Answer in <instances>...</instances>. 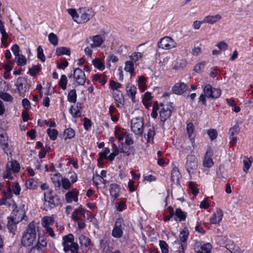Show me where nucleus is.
<instances>
[{
    "mask_svg": "<svg viewBox=\"0 0 253 253\" xmlns=\"http://www.w3.org/2000/svg\"><path fill=\"white\" fill-rule=\"evenodd\" d=\"M54 223V219L52 216H45L42 219V225L44 228L52 226Z\"/></svg>",
    "mask_w": 253,
    "mask_h": 253,
    "instance_id": "obj_25",
    "label": "nucleus"
},
{
    "mask_svg": "<svg viewBox=\"0 0 253 253\" xmlns=\"http://www.w3.org/2000/svg\"><path fill=\"white\" fill-rule=\"evenodd\" d=\"M240 130L239 126L235 125L229 129L228 133L229 135H235L239 133Z\"/></svg>",
    "mask_w": 253,
    "mask_h": 253,
    "instance_id": "obj_58",
    "label": "nucleus"
},
{
    "mask_svg": "<svg viewBox=\"0 0 253 253\" xmlns=\"http://www.w3.org/2000/svg\"><path fill=\"white\" fill-rule=\"evenodd\" d=\"M209 152L207 151L205 155L204 161L203 162V165L205 168H211L213 165V162L211 158V155H209Z\"/></svg>",
    "mask_w": 253,
    "mask_h": 253,
    "instance_id": "obj_27",
    "label": "nucleus"
},
{
    "mask_svg": "<svg viewBox=\"0 0 253 253\" xmlns=\"http://www.w3.org/2000/svg\"><path fill=\"white\" fill-rule=\"evenodd\" d=\"M2 197L4 198L9 199H10L12 196V193L11 188L8 186L6 190H3L2 191Z\"/></svg>",
    "mask_w": 253,
    "mask_h": 253,
    "instance_id": "obj_59",
    "label": "nucleus"
},
{
    "mask_svg": "<svg viewBox=\"0 0 253 253\" xmlns=\"http://www.w3.org/2000/svg\"><path fill=\"white\" fill-rule=\"evenodd\" d=\"M202 43L197 42L194 44L193 48L191 50V53L193 56H197L202 52Z\"/></svg>",
    "mask_w": 253,
    "mask_h": 253,
    "instance_id": "obj_33",
    "label": "nucleus"
},
{
    "mask_svg": "<svg viewBox=\"0 0 253 253\" xmlns=\"http://www.w3.org/2000/svg\"><path fill=\"white\" fill-rule=\"evenodd\" d=\"M29 253H42V251L41 247L37 244L31 249Z\"/></svg>",
    "mask_w": 253,
    "mask_h": 253,
    "instance_id": "obj_64",
    "label": "nucleus"
},
{
    "mask_svg": "<svg viewBox=\"0 0 253 253\" xmlns=\"http://www.w3.org/2000/svg\"><path fill=\"white\" fill-rule=\"evenodd\" d=\"M243 164H244V168H243V170L247 172L249 169L250 168L251 165H252V162L249 159H248L247 160H244L243 161Z\"/></svg>",
    "mask_w": 253,
    "mask_h": 253,
    "instance_id": "obj_63",
    "label": "nucleus"
},
{
    "mask_svg": "<svg viewBox=\"0 0 253 253\" xmlns=\"http://www.w3.org/2000/svg\"><path fill=\"white\" fill-rule=\"evenodd\" d=\"M206 64V61H204L197 64L194 67V70L197 73H200L204 70Z\"/></svg>",
    "mask_w": 253,
    "mask_h": 253,
    "instance_id": "obj_51",
    "label": "nucleus"
},
{
    "mask_svg": "<svg viewBox=\"0 0 253 253\" xmlns=\"http://www.w3.org/2000/svg\"><path fill=\"white\" fill-rule=\"evenodd\" d=\"M0 98L4 101L12 102L13 97L8 93L2 92L0 93Z\"/></svg>",
    "mask_w": 253,
    "mask_h": 253,
    "instance_id": "obj_47",
    "label": "nucleus"
},
{
    "mask_svg": "<svg viewBox=\"0 0 253 253\" xmlns=\"http://www.w3.org/2000/svg\"><path fill=\"white\" fill-rule=\"evenodd\" d=\"M104 41L101 35H97L89 37V39L86 40V42L89 43L90 42H91L90 46L91 48H94L100 47L104 42Z\"/></svg>",
    "mask_w": 253,
    "mask_h": 253,
    "instance_id": "obj_14",
    "label": "nucleus"
},
{
    "mask_svg": "<svg viewBox=\"0 0 253 253\" xmlns=\"http://www.w3.org/2000/svg\"><path fill=\"white\" fill-rule=\"evenodd\" d=\"M134 63L133 61H127L125 63L124 70L126 72H129L131 76H134L135 72L134 68Z\"/></svg>",
    "mask_w": 253,
    "mask_h": 253,
    "instance_id": "obj_28",
    "label": "nucleus"
},
{
    "mask_svg": "<svg viewBox=\"0 0 253 253\" xmlns=\"http://www.w3.org/2000/svg\"><path fill=\"white\" fill-rule=\"evenodd\" d=\"M203 92L208 98H217L221 95V90L219 88H213L210 84H207L204 86Z\"/></svg>",
    "mask_w": 253,
    "mask_h": 253,
    "instance_id": "obj_8",
    "label": "nucleus"
},
{
    "mask_svg": "<svg viewBox=\"0 0 253 253\" xmlns=\"http://www.w3.org/2000/svg\"><path fill=\"white\" fill-rule=\"evenodd\" d=\"M78 191L77 189H73L71 191L65 194V199L67 203H71L72 201L77 202L78 201Z\"/></svg>",
    "mask_w": 253,
    "mask_h": 253,
    "instance_id": "obj_18",
    "label": "nucleus"
},
{
    "mask_svg": "<svg viewBox=\"0 0 253 253\" xmlns=\"http://www.w3.org/2000/svg\"><path fill=\"white\" fill-rule=\"evenodd\" d=\"M62 245L64 251L67 253L70 251L71 253H78L79 249V245L75 242L74 237L72 234H69L63 237Z\"/></svg>",
    "mask_w": 253,
    "mask_h": 253,
    "instance_id": "obj_3",
    "label": "nucleus"
},
{
    "mask_svg": "<svg viewBox=\"0 0 253 253\" xmlns=\"http://www.w3.org/2000/svg\"><path fill=\"white\" fill-rule=\"evenodd\" d=\"M72 184L73 183L67 178H63L61 182L62 187L65 190L70 189Z\"/></svg>",
    "mask_w": 253,
    "mask_h": 253,
    "instance_id": "obj_50",
    "label": "nucleus"
},
{
    "mask_svg": "<svg viewBox=\"0 0 253 253\" xmlns=\"http://www.w3.org/2000/svg\"><path fill=\"white\" fill-rule=\"evenodd\" d=\"M17 60V64L19 66H24L26 64L27 59L25 56L22 54H19L16 57Z\"/></svg>",
    "mask_w": 253,
    "mask_h": 253,
    "instance_id": "obj_45",
    "label": "nucleus"
},
{
    "mask_svg": "<svg viewBox=\"0 0 253 253\" xmlns=\"http://www.w3.org/2000/svg\"><path fill=\"white\" fill-rule=\"evenodd\" d=\"M12 193L16 195H19L21 191V187L18 182H14L12 186Z\"/></svg>",
    "mask_w": 253,
    "mask_h": 253,
    "instance_id": "obj_53",
    "label": "nucleus"
},
{
    "mask_svg": "<svg viewBox=\"0 0 253 253\" xmlns=\"http://www.w3.org/2000/svg\"><path fill=\"white\" fill-rule=\"evenodd\" d=\"M63 177L59 172L51 174V179L56 187L60 188L61 185V182Z\"/></svg>",
    "mask_w": 253,
    "mask_h": 253,
    "instance_id": "obj_24",
    "label": "nucleus"
},
{
    "mask_svg": "<svg viewBox=\"0 0 253 253\" xmlns=\"http://www.w3.org/2000/svg\"><path fill=\"white\" fill-rule=\"evenodd\" d=\"M113 97L114 99L120 104H123L124 103V97L123 94L119 90H117L113 93Z\"/></svg>",
    "mask_w": 253,
    "mask_h": 253,
    "instance_id": "obj_39",
    "label": "nucleus"
},
{
    "mask_svg": "<svg viewBox=\"0 0 253 253\" xmlns=\"http://www.w3.org/2000/svg\"><path fill=\"white\" fill-rule=\"evenodd\" d=\"M181 177L180 173L177 168L174 167L171 172V184H179V178Z\"/></svg>",
    "mask_w": 253,
    "mask_h": 253,
    "instance_id": "obj_20",
    "label": "nucleus"
},
{
    "mask_svg": "<svg viewBox=\"0 0 253 253\" xmlns=\"http://www.w3.org/2000/svg\"><path fill=\"white\" fill-rule=\"evenodd\" d=\"M25 185L27 189L35 190L38 187V182L33 178H29L25 182Z\"/></svg>",
    "mask_w": 253,
    "mask_h": 253,
    "instance_id": "obj_31",
    "label": "nucleus"
},
{
    "mask_svg": "<svg viewBox=\"0 0 253 253\" xmlns=\"http://www.w3.org/2000/svg\"><path fill=\"white\" fill-rule=\"evenodd\" d=\"M77 95L75 89L71 90L68 94V101L71 103H75L77 101Z\"/></svg>",
    "mask_w": 253,
    "mask_h": 253,
    "instance_id": "obj_40",
    "label": "nucleus"
},
{
    "mask_svg": "<svg viewBox=\"0 0 253 253\" xmlns=\"http://www.w3.org/2000/svg\"><path fill=\"white\" fill-rule=\"evenodd\" d=\"M40 71V68L38 66H33L31 69H29V73L31 76H35Z\"/></svg>",
    "mask_w": 253,
    "mask_h": 253,
    "instance_id": "obj_62",
    "label": "nucleus"
},
{
    "mask_svg": "<svg viewBox=\"0 0 253 253\" xmlns=\"http://www.w3.org/2000/svg\"><path fill=\"white\" fill-rule=\"evenodd\" d=\"M158 46L164 49H169L176 47V43L171 38L167 36L161 39Z\"/></svg>",
    "mask_w": 253,
    "mask_h": 253,
    "instance_id": "obj_11",
    "label": "nucleus"
},
{
    "mask_svg": "<svg viewBox=\"0 0 253 253\" xmlns=\"http://www.w3.org/2000/svg\"><path fill=\"white\" fill-rule=\"evenodd\" d=\"M48 40L51 44L56 46L58 43V39L57 36L53 33H51L48 35Z\"/></svg>",
    "mask_w": 253,
    "mask_h": 253,
    "instance_id": "obj_44",
    "label": "nucleus"
},
{
    "mask_svg": "<svg viewBox=\"0 0 253 253\" xmlns=\"http://www.w3.org/2000/svg\"><path fill=\"white\" fill-rule=\"evenodd\" d=\"M138 84L139 88L141 89L142 91H144L146 89L145 79L144 76H141L139 77L138 80Z\"/></svg>",
    "mask_w": 253,
    "mask_h": 253,
    "instance_id": "obj_48",
    "label": "nucleus"
},
{
    "mask_svg": "<svg viewBox=\"0 0 253 253\" xmlns=\"http://www.w3.org/2000/svg\"><path fill=\"white\" fill-rule=\"evenodd\" d=\"M82 22L85 23L91 19L94 15V10L91 8L83 7L78 9Z\"/></svg>",
    "mask_w": 253,
    "mask_h": 253,
    "instance_id": "obj_10",
    "label": "nucleus"
},
{
    "mask_svg": "<svg viewBox=\"0 0 253 253\" xmlns=\"http://www.w3.org/2000/svg\"><path fill=\"white\" fill-rule=\"evenodd\" d=\"M93 80L99 81L102 85H104L107 82L105 77L99 74H95L93 76Z\"/></svg>",
    "mask_w": 253,
    "mask_h": 253,
    "instance_id": "obj_49",
    "label": "nucleus"
},
{
    "mask_svg": "<svg viewBox=\"0 0 253 253\" xmlns=\"http://www.w3.org/2000/svg\"><path fill=\"white\" fill-rule=\"evenodd\" d=\"M208 134L211 140H213L216 138L217 132L214 129H210L208 130Z\"/></svg>",
    "mask_w": 253,
    "mask_h": 253,
    "instance_id": "obj_61",
    "label": "nucleus"
},
{
    "mask_svg": "<svg viewBox=\"0 0 253 253\" xmlns=\"http://www.w3.org/2000/svg\"><path fill=\"white\" fill-rule=\"evenodd\" d=\"M64 134L65 136V139H71L75 136V131L73 129L69 128L64 130Z\"/></svg>",
    "mask_w": 253,
    "mask_h": 253,
    "instance_id": "obj_43",
    "label": "nucleus"
},
{
    "mask_svg": "<svg viewBox=\"0 0 253 253\" xmlns=\"http://www.w3.org/2000/svg\"><path fill=\"white\" fill-rule=\"evenodd\" d=\"M227 238L223 236H218L216 237L215 241L216 243L220 246H224L226 244V242Z\"/></svg>",
    "mask_w": 253,
    "mask_h": 253,
    "instance_id": "obj_57",
    "label": "nucleus"
},
{
    "mask_svg": "<svg viewBox=\"0 0 253 253\" xmlns=\"http://www.w3.org/2000/svg\"><path fill=\"white\" fill-rule=\"evenodd\" d=\"M125 228L124 220L122 218L116 219L114 227L112 230V235L116 238H120L122 237L123 230Z\"/></svg>",
    "mask_w": 253,
    "mask_h": 253,
    "instance_id": "obj_7",
    "label": "nucleus"
},
{
    "mask_svg": "<svg viewBox=\"0 0 253 253\" xmlns=\"http://www.w3.org/2000/svg\"><path fill=\"white\" fill-rule=\"evenodd\" d=\"M212 246L210 243H206L201 246L200 249L197 251V253H211Z\"/></svg>",
    "mask_w": 253,
    "mask_h": 253,
    "instance_id": "obj_35",
    "label": "nucleus"
},
{
    "mask_svg": "<svg viewBox=\"0 0 253 253\" xmlns=\"http://www.w3.org/2000/svg\"><path fill=\"white\" fill-rule=\"evenodd\" d=\"M155 135V129L153 126H150L147 133V140L149 143L153 142L154 136Z\"/></svg>",
    "mask_w": 253,
    "mask_h": 253,
    "instance_id": "obj_36",
    "label": "nucleus"
},
{
    "mask_svg": "<svg viewBox=\"0 0 253 253\" xmlns=\"http://www.w3.org/2000/svg\"><path fill=\"white\" fill-rule=\"evenodd\" d=\"M20 214L23 215V216H18V219H17V214H16V217L11 216L8 217L7 227L9 231L13 235L15 234L14 232L16 229V224L24 219V217L26 215V213L22 210L21 211Z\"/></svg>",
    "mask_w": 253,
    "mask_h": 253,
    "instance_id": "obj_5",
    "label": "nucleus"
},
{
    "mask_svg": "<svg viewBox=\"0 0 253 253\" xmlns=\"http://www.w3.org/2000/svg\"><path fill=\"white\" fill-rule=\"evenodd\" d=\"M160 106L161 109L159 111L161 122H162L161 126L164 127V122L168 119L171 115V113L173 110V107L171 104H160Z\"/></svg>",
    "mask_w": 253,
    "mask_h": 253,
    "instance_id": "obj_4",
    "label": "nucleus"
},
{
    "mask_svg": "<svg viewBox=\"0 0 253 253\" xmlns=\"http://www.w3.org/2000/svg\"><path fill=\"white\" fill-rule=\"evenodd\" d=\"M187 132L188 134L189 138L191 141L192 144L194 143V140L195 138V134L193 133L194 131V125L192 123H189L186 126Z\"/></svg>",
    "mask_w": 253,
    "mask_h": 253,
    "instance_id": "obj_30",
    "label": "nucleus"
},
{
    "mask_svg": "<svg viewBox=\"0 0 253 253\" xmlns=\"http://www.w3.org/2000/svg\"><path fill=\"white\" fill-rule=\"evenodd\" d=\"M21 243L24 246H30L36 244V224L32 222L28 225L26 231L24 233Z\"/></svg>",
    "mask_w": 253,
    "mask_h": 253,
    "instance_id": "obj_1",
    "label": "nucleus"
},
{
    "mask_svg": "<svg viewBox=\"0 0 253 253\" xmlns=\"http://www.w3.org/2000/svg\"><path fill=\"white\" fill-rule=\"evenodd\" d=\"M68 13L71 15L73 19L75 21L78 22V19L79 17V13L77 11L73 8H69L68 9Z\"/></svg>",
    "mask_w": 253,
    "mask_h": 253,
    "instance_id": "obj_55",
    "label": "nucleus"
},
{
    "mask_svg": "<svg viewBox=\"0 0 253 253\" xmlns=\"http://www.w3.org/2000/svg\"><path fill=\"white\" fill-rule=\"evenodd\" d=\"M159 246L162 253H169L168 245L165 241L160 240L159 241Z\"/></svg>",
    "mask_w": 253,
    "mask_h": 253,
    "instance_id": "obj_54",
    "label": "nucleus"
},
{
    "mask_svg": "<svg viewBox=\"0 0 253 253\" xmlns=\"http://www.w3.org/2000/svg\"><path fill=\"white\" fill-rule=\"evenodd\" d=\"M223 217V211L219 209H217L216 211L211 215L210 217V223L213 224H219L221 221Z\"/></svg>",
    "mask_w": 253,
    "mask_h": 253,
    "instance_id": "obj_15",
    "label": "nucleus"
},
{
    "mask_svg": "<svg viewBox=\"0 0 253 253\" xmlns=\"http://www.w3.org/2000/svg\"><path fill=\"white\" fill-rule=\"evenodd\" d=\"M85 211V210L82 208V207H79L78 209H76L72 215V219L73 220L77 221L79 219H82V217H85L84 212Z\"/></svg>",
    "mask_w": 253,
    "mask_h": 253,
    "instance_id": "obj_22",
    "label": "nucleus"
},
{
    "mask_svg": "<svg viewBox=\"0 0 253 253\" xmlns=\"http://www.w3.org/2000/svg\"><path fill=\"white\" fill-rule=\"evenodd\" d=\"M82 104L77 103L75 106L72 105L69 109V112L73 118H79L82 115Z\"/></svg>",
    "mask_w": 253,
    "mask_h": 253,
    "instance_id": "obj_17",
    "label": "nucleus"
},
{
    "mask_svg": "<svg viewBox=\"0 0 253 253\" xmlns=\"http://www.w3.org/2000/svg\"><path fill=\"white\" fill-rule=\"evenodd\" d=\"M159 105L157 101L154 102L152 112L151 116L153 118H156L158 116V111L159 110Z\"/></svg>",
    "mask_w": 253,
    "mask_h": 253,
    "instance_id": "obj_56",
    "label": "nucleus"
},
{
    "mask_svg": "<svg viewBox=\"0 0 253 253\" xmlns=\"http://www.w3.org/2000/svg\"><path fill=\"white\" fill-rule=\"evenodd\" d=\"M136 87L132 84H128L126 87V91L128 96L131 98L132 101H134V98L136 93Z\"/></svg>",
    "mask_w": 253,
    "mask_h": 253,
    "instance_id": "obj_26",
    "label": "nucleus"
},
{
    "mask_svg": "<svg viewBox=\"0 0 253 253\" xmlns=\"http://www.w3.org/2000/svg\"><path fill=\"white\" fill-rule=\"evenodd\" d=\"M71 54L70 49L66 47H59L56 49V55L58 56L62 55H70Z\"/></svg>",
    "mask_w": 253,
    "mask_h": 253,
    "instance_id": "obj_32",
    "label": "nucleus"
},
{
    "mask_svg": "<svg viewBox=\"0 0 253 253\" xmlns=\"http://www.w3.org/2000/svg\"><path fill=\"white\" fill-rule=\"evenodd\" d=\"M189 235V232L187 230H184L182 231L179 234V239L180 241L186 246L185 242L187 241V238Z\"/></svg>",
    "mask_w": 253,
    "mask_h": 253,
    "instance_id": "obj_46",
    "label": "nucleus"
},
{
    "mask_svg": "<svg viewBox=\"0 0 253 253\" xmlns=\"http://www.w3.org/2000/svg\"><path fill=\"white\" fill-rule=\"evenodd\" d=\"M73 78L79 85H84L86 81L84 73L79 68L74 69Z\"/></svg>",
    "mask_w": 253,
    "mask_h": 253,
    "instance_id": "obj_13",
    "label": "nucleus"
},
{
    "mask_svg": "<svg viewBox=\"0 0 253 253\" xmlns=\"http://www.w3.org/2000/svg\"><path fill=\"white\" fill-rule=\"evenodd\" d=\"M6 166L7 168L9 169L13 173L18 172L20 169L19 164L16 161L8 162Z\"/></svg>",
    "mask_w": 253,
    "mask_h": 253,
    "instance_id": "obj_23",
    "label": "nucleus"
},
{
    "mask_svg": "<svg viewBox=\"0 0 253 253\" xmlns=\"http://www.w3.org/2000/svg\"><path fill=\"white\" fill-rule=\"evenodd\" d=\"M79 242L82 246H84L86 248L90 246L91 243L90 240L84 235H81L80 236Z\"/></svg>",
    "mask_w": 253,
    "mask_h": 253,
    "instance_id": "obj_37",
    "label": "nucleus"
},
{
    "mask_svg": "<svg viewBox=\"0 0 253 253\" xmlns=\"http://www.w3.org/2000/svg\"><path fill=\"white\" fill-rule=\"evenodd\" d=\"M120 188L117 184H111L110 186V193L113 202L119 196Z\"/></svg>",
    "mask_w": 253,
    "mask_h": 253,
    "instance_id": "obj_19",
    "label": "nucleus"
},
{
    "mask_svg": "<svg viewBox=\"0 0 253 253\" xmlns=\"http://www.w3.org/2000/svg\"><path fill=\"white\" fill-rule=\"evenodd\" d=\"M221 18V16L219 14L215 15H208L203 19V22H205V23H207L210 24H213L216 22L219 21Z\"/></svg>",
    "mask_w": 253,
    "mask_h": 253,
    "instance_id": "obj_21",
    "label": "nucleus"
},
{
    "mask_svg": "<svg viewBox=\"0 0 253 253\" xmlns=\"http://www.w3.org/2000/svg\"><path fill=\"white\" fill-rule=\"evenodd\" d=\"M94 66L99 70L102 71L105 69V65L99 58H95L92 61Z\"/></svg>",
    "mask_w": 253,
    "mask_h": 253,
    "instance_id": "obj_38",
    "label": "nucleus"
},
{
    "mask_svg": "<svg viewBox=\"0 0 253 253\" xmlns=\"http://www.w3.org/2000/svg\"><path fill=\"white\" fill-rule=\"evenodd\" d=\"M47 133L51 140H55L57 138L58 132L56 129L48 128L47 130Z\"/></svg>",
    "mask_w": 253,
    "mask_h": 253,
    "instance_id": "obj_42",
    "label": "nucleus"
},
{
    "mask_svg": "<svg viewBox=\"0 0 253 253\" xmlns=\"http://www.w3.org/2000/svg\"><path fill=\"white\" fill-rule=\"evenodd\" d=\"M172 90L174 93L181 95L187 90V85L184 83L179 82L174 84Z\"/></svg>",
    "mask_w": 253,
    "mask_h": 253,
    "instance_id": "obj_16",
    "label": "nucleus"
},
{
    "mask_svg": "<svg viewBox=\"0 0 253 253\" xmlns=\"http://www.w3.org/2000/svg\"><path fill=\"white\" fill-rule=\"evenodd\" d=\"M67 83V79L65 75H62L61 76V79L59 82V85L63 89H66V85Z\"/></svg>",
    "mask_w": 253,
    "mask_h": 253,
    "instance_id": "obj_52",
    "label": "nucleus"
},
{
    "mask_svg": "<svg viewBox=\"0 0 253 253\" xmlns=\"http://www.w3.org/2000/svg\"><path fill=\"white\" fill-rule=\"evenodd\" d=\"M175 216L178 218L177 220L179 222L185 221L187 217V213L182 211L180 208H177L175 210L174 213ZM175 220H177L175 218Z\"/></svg>",
    "mask_w": 253,
    "mask_h": 253,
    "instance_id": "obj_29",
    "label": "nucleus"
},
{
    "mask_svg": "<svg viewBox=\"0 0 253 253\" xmlns=\"http://www.w3.org/2000/svg\"><path fill=\"white\" fill-rule=\"evenodd\" d=\"M37 56L42 61L44 62L45 60V56L43 52V49L41 46H39L37 48Z\"/></svg>",
    "mask_w": 253,
    "mask_h": 253,
    "instance_id": "obj_60",
    "label": "nucleus"
},
{
    "mask_svg": "<svg viewBox=\"0 0 253 253\" xmlns=\"http://www.w3.org/2000/svg\"><path fill=\"white\" fill-rule=\"evenodd\" d=\"M16 89L21 96L24 97L25 93L27 91L28 88L27 87V81L23 77L17 78L16 82Z\"/></svg>",
    "mask_w": 253,
    "mask_h": 253,
    "instance_id": "obj_12",
    "label": "nucleus"
},
{
    "mask_svg": "<svg viewBox=\"0 0 253 253\" xmlns=\"http://www.w3.org/2000/svg\"><path fill=\"white\" fill-rule=\"evenodd\" d=\"M60 197L55 194L52 190H49L44 193V210H50L57 207L60 204Z\"/></svg>",
    "mask_w": 253,
    "mask_h": 253,
    "instance_id": "obj_2",
    "label": "nucleus"
},
{
    "mask_svg": "<svg viewBox=\"0 0 253 253\" xmlns=\"http://www.w3.org/2000/svg\"><path fill=\"white\" fill-rule=\"evenodd\" d=\"M7 139L5 131L2 128H0V145L6 147L7 145Z\"/></svg>",
    "mask_w": 253,
    "mask_h": 253,
    "instance_id": "obj_34",
    "label": "nucleus"
},
{
    "mask_svg": "<svg viewBox=\"0 0 253 253\" xmlns=\"http://www.w3.org/2000/svg\"><path fill=\"white\" fill-rule=\"evenodd\" d=\"M143 57V54L139 52H133L130 56L129 58L131 61H133V63H135L138 61L139 59H141Z\"/></svg>",
    "mask_w": 253,
    "mask_h": 253,
    "instance_id": "obj_41",
    "label": "nucleus"
},
{
    "mask_svg": "<svg viewBox=\"0 0 253 253\" xmlns=\"http://www.w3.org/2000/svg\"><path fill=\"white\" fill-rule=\"evenodd\" d=\"M185 167L190 175L193 173L198 167V161L195 155H189L187 157Z\"/></svg>",
    "mask_w": 253,
    "mask_h": 253,
    "instance_id": "obj_9",
    "label": "nucleus"
},
{
    "mask_svg": "<svg viewBox=\"0 0 253 253\" xmlns=\"http://www.w3.org/2000/svg\"><path fill=\"white\" fill-rule=\"evenodd\" d=\"M144 123L142 118L136 117L131 121V128L136 135H141L143 131Z\"/></svg>",
    "mask_w": 253,
    "mask_h": 253,
    "instance_id": "obj_6",
    "label": "nucleus"
}]
</instances>
